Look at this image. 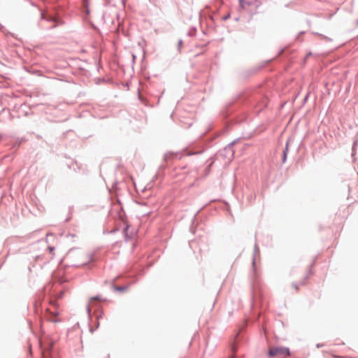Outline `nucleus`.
Listing matches in <instances>:
<instances>
[{
    "instance_id": "0eeeda50",
    "label": "nucleus",
    "mask_w": 358,
    "mask_h": 358,
    "mask_svg": "<svg viewBox=\"0 0 358 358\" xmlns=\"http://www.w3.org/2000/svg\"><path fill=\"white\" fill-rule=\"evenodd\" d=\"M341 358H343V357H341Z\"/></svg>"
},
{
    "instance_id": "f03ea898",
    "label": "nucleus",
    "mask_w": 358,
    "mask_h": 358,
    "mask_svg": "<svg viewBox=\"0 0 358 358\" xmlns=\"http://www.w3.org/2000/svg\"><path fill=\"white\" fill-rule=\"evenodd\" d=\"M47 313V318L48 320L52 322H57L59 321V320L58 319L59 313L56 310H51L50 308H48Z\"/></svg>"
},
{
    "instance_id": "20e7f679",
    "label": "nucleus",
    "mask_w": 358,
    "mask_h": 358,
    "mask_svg": "<svg viewBox=\"0 0 358 358\" xmlns=\"http://www.w3.org/2000/svg\"><path fill=\"white\" fill-rule=\"evenodd\" d=\"M92 300H99V298L98 296H95L91 299V301Z\"/></svg>"
},
{
    "instance_id": "39448f33",
    "label": "nucleus",
    "mask_w": 358,
    "mask_h": 358,
    "mask_svg": "<svg viewBox=\"0 0 358 358\" xmlns=\"http://www.w3.org/2000/svg\"><path fill=\"white\" fill-rule=\"evenodd\" d=\"M51 303H52V305L54 307H55V308H56V306H57V303H56V302H55V301H52V302H51Z\"/></svg>"
},
{
    "instance_id": "7ed1b4c3",
    "label": "nucleus",
    "mask_w": 358,
    "mask_h": 358,
    "mask_svg": "<svg viewBox=\"0 0 358 358\" xmlns=\"http://www.w3.org/2000/svg\"><path fill=\"white\" fill-rule=\"evenodd\" d=\"M287 150H288V143H287V145H286V148H285V150H284V156H283V161L285 162V159H286V157H287Z\"/></svg>"
},
{
    "instance_id": "f257e3e1",
    "label": "nucleus",
    "mask_w": 358,
    "mask_h": 358,
    "mask_svg": "<svg viewBox=\"0 0 358 358\" xmlns=\"http://www.w3.org/2000/svg\"><path fill=\"white\" fill-rule=\"evenodd\" d=\"M289 350L285 347H271L268 349V355L270 357H286L289 356Z\"/></svg>"
},
{
    "instance_id": "423d86ee",
    "label": "nucleus",
    "mask_w": 358,
    "mask_h": 358,
    "mask_svg": "<svg viewBox=\"0 0 358 358\" xmlns=\"http://www.w3.org/2000/svg\"><path fill=\"white\" fill-rule=\"evenodd\" d=\"M48 249H49L50 252H52V251L54 250V248H52V247H49Z\"/></svg>"
}]
</instances>
